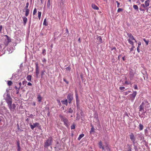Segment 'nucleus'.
I'll return each instance as SVG.
<instances>
[{"label": "nucleus", "instance_id": "nucleus-38", "mask_svg": "<svg viewBox=\"0 0 151 151\" xmlns=\"http://www.w3.org/2000/svg\"><path fill=\"white\" fill-rule=\"evenodd\" d=\"M75 128V125L73 124L71 127V129H74Z\"/></svg>", "mask_w": 151, "mask_h": 151}, {"label": "nucleus", "instance_id": "nucleus-62", "mask_svg": "<svg viewBox=\"0 0 151 151\" xmlns=\"http://www.w3.org/2000/svg\"><path fill=\"white\" fill-rule=\"evenodd\" d=\"M106 149L108 150V149L109 150V149L108 147L107 146H106Z\"/></svg>", "mask_w": 151, "mask_h": 151}, {"label": "nucleus", "instance_id": "nucleus-46", "mask_svg": "<svg viewBox=\"0 0 151 151\" xmlns=\"http://www.w3.org/2000/svg\"><path fill=\"white\" fill-rule=\"evenodd\" d=\"M27 83V82L26 81H23L22 82V84H23V85H24L25 84H26Z\"/></svg>", "mask_w": 151, "mask_h": 151}, {"label": "nucleus", "instance_id": "nucleus-17", "mask_svg": "<svg viewBox=\"0 0 151 151\" xmlns=\"http://www.w3.org/2000/svg\"><path fill=\"white\" fill-rule=\"evenodd\" d=\"M17 145L18 147L17 151H21V147L19 145V141L17 142Z\"/></svg>", "mask_w": 151, "mask_h": 151}, {"label": "nucleus", "instance_id": "nucleus-10", "mask_svg": "<svg viewBox=\"0 0 151 151\" xmlns=\"http://www.w3.org/2000/svg\"><path fill=\"white\" fill-rule=\"evenodd\" d=\"M130 138L131 139V141H132L134 142V141H135V137H134V135L133 134V133H131L130 135Z\"/></svg>", "mask_w": 151, "mask_h": 151}, {"label": "nucleus", "instance_id": "nucleus-13", "mask_svg": "<svg viewBox=\"0 0 151 151\" xmlns=\"http://www.w3.org/2000/svg\"><path fill=\"white\" fill-rule=\"evenodd\" d=\"M61 102L63 104L67 105H68V100L67 99H65V100H62L61 101Z\"/></svg>", "mask_w": 151, "mask_h": 151}, {"label": "nucleus", "instance_id": "nucleus-40", "mask_svg": "<svg viewBox=\"0 0 151 151\" xmlns=\"http://www.w3.org/2000/svg\"><path fill=\"white\" fill-rule=\"evenodd\" d=\"M139 10H140V11L143 12V13H144L145 10L144 9H142V8L140 7L139 8Z\"/></svg>", "mask_w": 151, "mask_h": 151}, {"label": "nucleus", "instance_id": "nucleus-12", "mask_svg": "<svg viewBox=\"0 0 151 151\" xmlns=\"http://www.w3.org/2000/svg\"><path fill=\"white\" fill-rule=\"evenodd\" d=\"M150 2V1L149 0H147L145 1V4L147 7L149 6Z\"/></svg>", "mask_w": 151, "mask_h": 151}, {"label": "nucleus", "instance_id": "nucleus-49", "mask_svg": "<svg viewBox=\"0 0 151 151\" xmlns=\"http://www.w3.org/2000/svg\"><path fill=\"white\" fill-rule=\"evenodd\" d=\"M134 88L135 89H137V85H135L134 86Z\"/></svg>", "mask_w": 151, "mask_h": 151}, {"label": "nucleus", "instance_id": "nucleus-18", "mask_svg": "<svg viewBox=\"0 0 151 151\" xmlns=\"http://www.w3.org/2000/svg\"><path fill=\"white\" fill-rule=\"evenodd\" d=\"M26 9V11H25V15L27 17L29 15V11L28 9Z\"/></svg>", "mask_w": 151, "mask_h": 151}, {"label": "nucleus", "instance_id": "nucleus-7", "mask_svg": "<svg viewBox=\"0 0 151 151\" xmlns=\"http://www.w3.org/2000/svg\"><path fill=\"white\" fill-rule=\"evenodd\" d=\"M73 94H68L67 96V99L68 100V103H70L71 101L73 99Z\"/></svg>", "mask_w": 151, "mask_h": 151}, {"label": "nucleus", "instance_id": "nucleus-16", "mask_svg": "<svg viewBox=\"0 0 151 151\" xmlns=\"http://www.w3.org/2000/svg\"><path fill=\"white\" fill-rule=\"evenodd\" d=\"M23 21L24 22V25H25L27 22V19L26 17H23Z\"/></svg>", "mask_w": 151, "mask_h": 151}, {"label": "nucleus", "instance_id": "nucleus-52", "mask_svg": "<svg viewBox=\"0 0 151 151\" xmlns=\"http://www.w3.org/2000/svg\"><path fill=\"white\" fill-rule=\"evenodd\" d=\"M27 85L29 86H31L32 85V84L31 83L29 82L27 83Z\"/></svg>", "mask_w": 151, "mask_h": 151}, {"label": "nucleus", "instance_id": "nucleus-5", "mask_svg": "<svg viewBox=\"0 0 151 151\" xmlns=\"http://www.w3.org/2000/svg\"><path fill=\"white\" fill-rule=\"evenodd\" d=\"M9 108L11 111L14 112L15 110L16 105L14 104H13L12 105V104L8 106Z\"/></svg>", "mask_w": 151, "mask_h": 151}, {"label": "nucleus", "instance_id": "nucleus-47", "mask_svg": "<svg viewBox=\"0 0 151 151\" xmlns=\"http://www.w3.org/2000/svg\"><path fill=\"white\" fill-rule=\"evenodd\" d=\"M122 9L121 8H119L117 10L118 12H119L121 11H122Z\"/></svg>", "mask_w": 151, "mask_h": 151}, {"label": "nucleus", "instance_id": "nucleus-31", "mask_svg": "<svg viewBox=\"0 0 151 151\" xmlns=\"http://www.w3.org/2000/svg\"><path fill=\"white\" fill-rule=\"evenodd\" d=\"M128 42L132 45H134V42L132 41V40H128Z\"/></svg>", "mask_w": 151, "mask_h": 151}, {"label": "nucleus", "instance_id": "nucleus-41", "mask_svg": "<svg viewBox=\"0 0 151 151\" xmlns=\"http://www.w3.org/2000/svg\"><path fill=\"white\" fill-rule=\"evenodd\" d=\"M127 35L129 37V38L130 37H132L133 36L132 35L131 33H128L127 34Z\"/></svg>", "mask_w": 151, "mask_h": 151}, {"label": "nucleus", "instance_id": "nucleus-21", "mask_svg": "<svg viewBox=\"0 0 151 151\" xmlns=\"http://www.w3.org/2000/svg\"><path fill=\"white\" fill-rule=\"evenodd\" d=\"M84 134H82L79 136V137L78 138V139L79 140H80L84 136Z\"/></svg>", "mask_w": 151, "mask_h": 151}, {"label": "nucleus", "instance_id": "nucleus-4", "mask_svg": "<svg viewBox=\"0 0 151 151\" xmlns=\"http://www.w3.org/2000/svg\"><path fill=\"white\" fill-rule=\"evenodd\" d=\"M29 125L31 129L32 130H33L34 128L36 127H38V128L39 129L41 128V126L40 125V124L37 122L33 123V124H32L31 123H30L29 124Z\"/></svg>", "mask_w": 151, "mask_h": 151}, {"label": "nucleus", "instance_id": "nucleus-32", "mask_svg": "<svg viewBox=\"0 0 151 151\" xmlns=\"http://www.w3.org/2000/svg\"><path fill=\"white\" fill-rule=\"evenodd\" d=\"M140 7H141L142 8H145L147 7L145 4H141L140 6Z\"/></svg>", "mask_w": 151, "mask_h": 151}, {"label": "nucleus", "instance_id": "nucleus-64", "mask_svg": "<svg viewBox=\"0 0 151 151\" xmlns=\"http://www.w3.org/2000/svg\"><path fill=\"white\" fill-rule=\"evenodd\" d=\"M127 151H132L131 148L130 147L129 149Z\"/></svg>", "mask_w": 151, "mask_h": 151}, {"label": "nucleus", "instance_id": "nucleus-56", "mask_svg": "<svg viewBox=\"0 0 151 151\" xmlns=\"http://www.w3.org/2000/svg\"><path fill=\"white\" fill-rule=\"evenodd\" d=\"M66 33H67V34H68V33L69 32H68V29H67V28L66 29Z\"/></svg>", "mask_w": 151, "mask_h": 151}, {"label": "nucleus", "instance_id": "nucleus-37", "mask_svg": "<svg viewBox=\"0 0 151 151\" xmlns=\"http://www.w3.org/2000/svg\"><path fill=\"white\" fill-rule=\"evenodd\" d=\"M29 2H27L26 3V6L25 7V9H28V8L29 6Z\"/></svg>", "mask_w": 151, "mask_h": 151}, {"label": "nucleus", "instance_id": "nucleus-60", "mask_svg": "<svg viewBox=\"0 0 151 151\" xmlns=\"http://www.w3.org/2000/svg\"><path fill=\"white\" fill-rule=\"evenodd\" d=\"M41 1V4H43V2L44 1V0H40Z\"/></svg>", "mask_w": 151, "mask_h": 151}, {"label": "nucleus", "instance_id": "nucleus-63", "mask_svg": "<svg viewBox=\"0 0 151 151\" xmlns=\"http://www.w3.org/2000/svg\"><path fill=\"white\" fill-rule=\"evenodd\" d=\"M125 84H129V83L127 81H125Z\"/></svg>", "mask_w": 151, "mask_h": 151}, {"label": "nucleus", "instance_id": "nucleus-24", "mask_svg": "<svg viewBox=\"0 0 151 151\" xmlns=\"http://www.w3.org/2000/svg\"><path fill=\"white\" fill-rule=\"evenodd\" d=\"M143 128V126L141 124H140L139 125V128L140 130H142Z\"/></svg>", "mask_w": 151, "mask_h": 151}, {"label": "nucleus", "instance_id": "nucleus-58", "mask_svg": "<svg viewBox=\"0 0 151 151\" xmlns=\"http://www.w3.org/2000/svg\"><path fill=\"white\" fill-rule=\"evenodd\" d=\"M46 61V59L45 58H44L43 60H42V62H45Z\"/></svg>", "mask_w": 151, "mask_h": 151}, {"label": "nucleus", "instance_id": "nucleus-22", "mask_svg": "<svg viewBox=\"0 0 151 151\" xmlns=\"http://www.w3.org/2000/svg\"><path fill=\"white\" fill-rule=\"evenodd\" d=\"M37 98L38 100V101L39 102H41L42 97L40 95H39Z\"/></svg>", "mask_w": 151, "mask_h": 151}, {"label": "nucleus", "instance_id": "nucleus-36", "mask_svg": "<svg viewBox=\"0 0 151 151\" xmlns=\"http://www.w3.org/2000/svg\"><path fill=\"white\" fill-rule=\"evenodd\" d=\"M132 47L130 49V52L132 51L135 48V47L134 45H132Z\"/></svg>", "mask_w": 151, "mask_h": 151}, {"label": "nucleus", "instance_id": "nucleus-54", "mask_svg": "<svg viewBox=\"0 0 151 151\" xmlns=\"http://www.w3.org/2000/svg\"><path fill=\"white\" fill-rule=\"evenodd\" d=\"M132 142H133V145H134V147H135V144H136V142H135V141H134V142L133 141H132Z\"/></svg>", "mask_w": 151, "mask_h": 151}, {"label": "nucleus", "instance_id": "nucleus-15", "mask_svg": "<svg viewBox=\"0 0 151 151\" xmlns=\"http://www.w3.org/2000/svg\"><path fill=\"white\" fill-rule=\"evenodd\" d=\"M92 7L94 9L98 10L99 9L98 7L94 4H92Z\"/></svg>", "mask_w": 151, "mask_h": 151}, {"label": "nucleus", "instance_id": "nucleus-6", "mask_svg": "<svg viewBox=\"0 0 151 151\" xmlns=\"http://www.w3.org/2000/svg\"><path fill=\"white\" fill-rule=\"evenodd\" d=\"M36 65V73L37 77H38V75L39 74V71L38 64L37 63H35Z\"/></svg>", "mask_w": 151, "mask_h": 151}, {"label": "nucleus", "instance_id": "nucleus-55", "mask_svg": "<svg viewBox=\"0 0 151 151\" xmlns=\"http://www.w3.org/2000/svg\"><path fill=\"white\" fill-rule=\"evenodd\" d=\"M139 47H137V51L138 52H140V50H139Z\"/></svg>", "mask_w": 151, "mask_h": 151}, {"label": "nucleus", "instance_id": "nucleus-48", "mask_svg": "<svg viewBox=\"0 0 151 151\" xmlns=\"http://www.w3.org/2000/svg\"><path fill=\"white\" fill-rule=\"evenodd\" d=\"M138 47H139V46L141 45V43L140 42H138Z\"/></svg>", "mask_w": 151, "mask_h": 151}, {"label": "nucleus", "instance_id": "nucleus-33", "mask_svg": "<svg viewBox=\"0 0 151 151\" xmlns=\"http://www.w3.org/2000/svg\"><path fill=\"white\" fill-rule=\"evenodd\" d=\"M128 40H134V38L133 36L129 38Z\"/></svg>", "mask_w": 151, "mask_h": 151}, {"label": "nucleus", "instance_id": "nucleus-20", "mask_svg": "<svg viewBox=\"0 0 151 151\" xmlns=\"http://www.w3.org/2000/svg\"><path fill=\"white\" fill-rule=\"evenodd\" d=\"M65 0H60V1H59V2L60 3V5L61 6L63 4L64 2H65Z\"/></svg>", "mask_w": 151, "mask_h": 151}, {"label": "nucleus", "instance_id": "nucleus-45", "mask_svg": "<svg viewBox=\"0 0 151 151\" xmlns=\"http://www.w3.org/2000/svg\"><path fill=\"white\" fill-rule=\"evenodd\" d=\"M116 2L117 3V7H119V6L120 4L117 1H116Z\"/></svg>", "mask_w": 151, "mask_h": 151}, {"label": "nucleus", "instance_id": "nucleus-3", "mask_svg": "<svg viewBox=\"0 0 151 151\" xmlns=\"http://www.w3.org/2000/svg\"><path fill=\"white\" fill-rule=\"evenodd\" d=\"M52 141L51 137L48 138L45 142L44 147L45 148L47 147L48 146L52 145Z\"/></svg>", "mask_w": 151, "mask_h": 151}, {"label": "nucleus", "instance_id": "nucleus-27", "mask_svg": "<svg viewBox=\"0 0 151 151\" xmlns=\"http://www.w3.org/2000/svg\"><path fill=\"white\" fill-rule=\"evenodd\" d=\"M94 132V128L93 126H92V128H91V130L90 131V133H92L93 132Z\"/></svg>", "mask_w": 151, "mask_h": 151}, {"label": "nucleus", "instance_id": "nucleus-2", "mask_svg": "<svg viewBox=\"0 0 151 151\" xmlns=\"http://www.w3.org/2000/svg\"><path fill=\"white\" fill-rule=\"evenodd\" d=\"M59 117H60L61 121H62L64 123V124L67 127H68L69 126L68 121V119L64 117L63 116L60 115Z\"/></svg>", "mask_w": 151, "mask_h": 151}, {"label": "nucleus", "instance_id": "nucleus-34", "mask_svg": "<svg viewBox=\"0 0 151 151\" xmlns=\"http://www.w3.org/2000/svg\"><path fill=\"white\" fill-rule=\"evenodd\" d=\"M37 12V9L36 8H35V9L34 10L33 12V15H35L36 13Z\"/></svg>", "mask_w": 151, "mask_h": 151}, {"label": "nucleus", "instance_id": "nucleus-14", "mask_svg": "<svg viewBox=\"0 0 151 151\" xmlns=\"http://www.w3.org/2000/svg\"><path fill=\"white\" fill-rule=\"evenodd\" d=\"M51 0H47V6L48 8L50 9L51 5Z\"/></svg>", "mask_w": 151, "mask_h": 151}, {"label": "nucleus", "instance_id": "nucleus-28", "mask_svg": "<svg viewBox=\"0 0 151 151\" xmlns=\"http://www.w3.org/2000/svg\"><path fill=\"white\" fill-rule=\"evenodd\" d=\"M133 7L135 10H138V7L136 5H134L133 6Z\"/></svg>", "mask_w": 151, "mask_h": 151}, {"label": "nucleus", "instance_id": "nucleus-53", "mask_svg": "<svg viewBox=\"0 0 151 151\" xmlns=\"http://www.w3.org/2000/svg\"><path fill=\"white\" fill-rule=\"evenodd\" d=\"M66 69L67 70H69V71L70 70V68L69 67H67L66 68Z\"/></svg>", "mask_w": 151, "mask_h": 151}, {"label": "nucleus", "instance_id": "nucleus-9", "mask_svg": "<svg viewBox=\"0 0 151 151\" xmlns=\"http://www.w3.org/2000/svg\"><path fill=\"white\" fill-rule=\"evenodd\" d=\"M6 102L8 104V106L9 105H10L12 104V99L10 97H9L8 99L6 100Z\"/></svg>", "mask_w": 151, "mask_h": 151}, {"label": "nucleus", "instance_id": "nucleus-11", "mask_svg": "<svg viewBox=\"0 0 151 151\" xmlns=\"http://www.w3.org/2000/svg\"><path fill=\"white\" fill-rule=\"evenodd\" d=\"M99 147L100 148H102V150H104V147L102 145V142L101 141H100L99 143Z\"/></svg>", "mask_w": 151, "mask_h": 151}, {"label": "nucleus", "instance_id": "nucleus-61", "mask_svg": "<svg viewBox=\"0 0 151 151\" xmlns=\"http://www.w3.org/2000/svg\"><path fill=\"white\" fill-rule=\"evenodd\" d=\"M19 85L20 86L22 85V83L21 82H19Z\"/></svg>", "mask_w": 151, "mask_h": 151}, {"label": "nucleus", "instance_id": "nucleus-51", "mask_svg": "<svg viewBox=\"0 0 151 151\" xmlns=\"http://www.w3.org/2000/svg\"><path fill=\"white\" fill-rule=\"evenodd\" d=\"M2 27V25L0 26V32H1Z\"/></svg>", "mask_w": 151, "mask_h": 151}, {"label": "nucleus", "instance_id": "nucleus-26", "mask_svg": "<svg viewBox=\"0 0 151 151\" xmlns=\"http://www.w3.org/2000/svg\"><path fill=\"white\" fill-rule=\"evenodd\" d=\"M73 110H72L71 108H69L68 111L67 112V113H71L73 112Z\"/></svg>", "mask_w": 151, "mask_h": 151}, {"label": "nucleus", "instance_id": "nucleus-39", "mask_svg": "<svg viewBox=\"0 0 151 151\" xmlns=\"http://www.w3.org/2000/svg\"><path fill=\"white\" fill-rule=\"evenodd\" d=\"M45 52L46 50L45 49H44L43 50H42V53L44 55H45Z\"/></svg>", "mask_w": 151, "mask_h": 151}, {"label": "nucleus", "instance_id": "nucleus-43", "mask_svg": "<svg viewBox=\"0 0 151 151\" xmlns=\"http://www.w3.org/2000/svg\"><path fill=\"white\" fill-rule=\"evenodd\" d=\"M143 40L146 43V44L147 45L148 44V41H147L145 39H143Z\"/></svg>", "mask_w": 151, "mask_h": 151}, {"label": "nucleus", "instance_id": "nucleus-59", "mask_svg": "<svg viewBox=\"0 0 151 151\" xmlns=\"http://www.w3.org/2000/svg\"><path fill=\"white\" fill-rule=\"evenodd\" d=\"M116 50V48L115 47H114L113 48H112V49H111V50Z\"/></svg>", "mask_w": 151, "mask_h": 151}, {"label": "nucleus", "instance_id": "nucleus-30", "mask_svg": "<svg viewBox=\"0 0 151 151\" xmlns=\"http://www.w3.org/2000/svg\"><path fill=\"white\" fill-rule=\"evenodd\" d=\"M41 15V12H38V17L39 19H40Z\"/></svg>", "mask_w": 151, "mask_h": 151}, {"label": "nucleus", "instance_id": "nucleus-19", "mask_svg": "<svg viewBox=\"0 0 151 151\" xmlns=\"http://www.w3.org/2000/svg\"><path fill=\"white\" fill-rule=\"evenodd\" d=\"M27 80L29 81H31V76L30 75L28 76L26 78Z\"/></svg>", "mask_w": 151, "mask_h": 151}, {"label": "nucleus", "instance_id": "nucleus-8", "mask_svg": "<svg viewBox=\"0 0 151 151\" xmlns=\"http://www.w3.org/2000/svg\"><path fill=\"white\" fill-rule=\"evenodd\" d=\"M136 95L137 92L136 91H134L133 92V93L129 95V96L130 98L134 99Z\"/></svg>", "mask_w": 151, "mask_h": 151}, {"label": "nucleus", "instance_id": "nucleus-1", "mask_svg": "<svg viewBox=\"0 0 151 151\" xmlns=\"http://www.w3.org/2000/svg\"><path fill=\"white\" fill-rule=\"evenodd\" d=\"M149 104V103L148 101L146 100H144L142 103V104L139 107V111L143 112L144 113L146 112V111H145L144 109V107L147 106V107Z\"/></svg>", "mask_w": 151, "mask_h": 151}, {"label": "nucleus", "instance_id": "nucleus-23", "mask_svg": "<svg viewBox=\"0 0 151 151\" xmlns=\"http://www.w3.org/2000/svg\"><path fill=\"white\" fill-rule=\"evenodd\" d=\"M76 102L77 103V104L78 103V102H79V100L78 99V94L77 93L76 94Z\"/></svg>", "mask_w": 151, "mask_h": 151}, {"label": "nucleus", "instance_id": "nucleus-35", "mask_svg": "<svg viewBox=\"0 0 151 151\" xmlns=\"http://www.w3.org/2000/svg\"><path fill=\"white\" fill-rule=\"evenodd\" d=\"M12 82L11 81H8V84L9 86H10L12 85Z\"/></svg>", "mask_w": 151, "mask_h": 151}, {"label": "nucleus", "instance_id": "nucleus-57", "mask_svg": "<svg viewBox=\"0 0 151 151\" xmlns=\"http://www.w3.org/2000/svg\"><path fill=\"white\" fill-rule=\"evenodd\" d=\"M124 93H125V95H127V94H128V93L127 92H127H125Z\"/></svg>", "mask_w": 151, "mask_h": 151}, {"label": "nucleus", "instance_id": "nucleus-25", "mask_svg": "<svg viewBox=\"0 0 151 151\" xmlns=\"http://www.w3.org/2000/svg\"><path fill=\"white\" fill-rule=\"evenodd\" d=\"M97 39L99 41L100 43H102V40L101 37H98Z\"/></svg>", "mask_w": 151, "mask_h": 151}, {"label": "nucleus", "instance_id": "nucleus-29", "mask_svg": "<svg viewBox=\"0 0 151 151\" xmlns=\"http://www.w3.org/2000/svg\"><path fill=\"white\" fill-rule=\"evenodd\" d=\"M43 24L45 26H47L48 25L47 23L46 22V19H45L44 21V22L43 23Z\"/></svg>", "mask_w": 151, "mask_h": 151}, {"label": "nucleus", "instance_id": "nucleus-42", "mask_svg": "<svg viewBox=\"0 0 151 151\" xmlns=\"http://www.w3.org/2000/svg\"><path fill=\"white\" fill-rule=\"evenodd\" d=\"M125 88L124 87H119V89L121 90H123Z\"/></svg>", "mask_w": 151, "mask_h": 151}, {"label": "nucleus", "instance_id": "nucleus-50", "mask_svg": "<svg viewBox=\"0 0 151 151\" xmlns=\"http://www.w3.org/2000/svg\"><path fill=\"white\" fill-rule=\"evenodd\" d=\"M63 81L65 82L67 84H68V82L66 81V80L65 79V78H64L63 79Z\"/></svg>", "mask_w": 151, "mask_h": 151}, {"label": "nucleus", "instance_id": "nucleus-44", "mask_svg": "<svg viewBox=\"0 0 151 151\" xmlns=\"http://www.w3.org/2000/svg\"><path fill=\"white\" fill-rule=\"evenodd\" d=\"M130 77H132V78L133 77V75H134L133 73H132L130 72Z\"/></svg>", "mask_w": 151, "mask_h": 151}]
</instances>
